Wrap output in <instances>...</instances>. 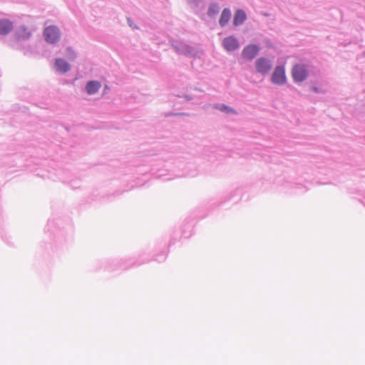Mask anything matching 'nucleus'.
<instances>
[{
	"instance_id": "1",
	"label": "nucleus",
	"mask_w": 365,
	"mask_h": 365,
	"mask_svg": "<svg viewBox=\"0 0 365 365\" xmlns=\"http://www.w3.org/2000/svg\"><path fill=\"white\" fill-rule=\"evenodd\" d=\"M45 40L49 43H56L60 39V31L55 26L46 27L43 31Z\"/></svg>"
},
{
	"instance_id": "2",
	"label": "nucleus",
	"mask_w": 365,
	"mask_h": 365,
	"mask_svg": "<svg viewBox=\"0 0 365 365\" xmlns=\"http://www.w3.org/2000/svg\"><path fill=\"white\" fill-rule=\"evenodd\" d=\"M307 71L304 66L297 64L294 65L292 70V76L295 82H302L307 77Z\"/></svg>"
},
{
	"instance_id": "3",
	"label": "nucleus",
	"mask_w": 365,
	"mask_h": 365,
	"mask_svg": "<svg viewBox=\"0 0 365 365\" xmlns=\"http://www.w3.org/2000/svg\"><path fill=\"white\" fill-rule=\"evenodd\" d=\"M271 80L274 84L282 85L285 83L287 81V77L284 68L283 66L276 67L272 75Z\"/></svg>"
},
{
	"instance_id": "4",
	"label": "nucleus",
	"mask_w": 365,
	"mask_h": 365,
	"mask_svg": "<svg viewBox=\"0 0 365 365\" xmlns=\"http://www.w3.org/2000/svg\"><path fill=\"white\" fill-rule=\"evenodd\" d=\"M257 71L265 74L269 73L272 68V63L266 58H260L256 61Z\"/></svg>"
},
{
	"instance_id": "5",
	"label": "nucleus",
	"mask_w": 365,
	"mask_h": 365,
	"mask_svg": "<svg viewBox=\"0 0 365 365\" xmlns=\"http://www.w3.org/2000/svg\"><path fill=\"white\" fill-rule=\"evenodd\" d=\"M258 51L257 46L249 45L243 49L242 56L246 60H252L257 54Z\"/></svg>"
},
{
	"instance_id": "6",
	"label": "nucleus",
	"mask_w": 365,
	"mask_h": 365,
	"mask_svg": "<svg viewBox=\"0 0 365 365\" xmlns=\"http://www.w3.org/2000/svg\"><path fill=\"white\" fill-rule=\"evenodd\" d=\"M224 48L228 51H234L239 47V43L237 38L233 36H229L225 38L222 42Z\"/></svg>"
},
{
	"instance_id": "7",
	"label": "nucleus",
	"mask_w": 365,
	"mask_h": 365,
	"mask_svg": "<svg viewBox=\"0 0 365 365\" xmlns=\"http://www.w3.org/2000/svg\"><path fill=\"white\" fill-rule=\"evenodd\" d=\"M101 84L96 81H89L86 86V91L89 95L96 93L101 88Z\"/></svg>"
},
{
	"instance_id": "8",
	"label": "nucleus",
	"mask_w": 365,
	"mask_h": 365,
	"mask_svg": "<svg viewBox=\"0 0 365 365\" xmlns=\"http://www.w3.org/2000/svg\"><path fill=\"white\" fill-rule=\"evenodd\" d=\"M13 29L11 21L6 19L0 20V35H6Z\"/></svg>"
},
{
	"instance_id": "9",
	"label": "nucleus",
	"mask_w": 365,
	"mask_h": 365,
	"mask_svg": "<svg viewBox=\"0 0 365 365\" xmlns=\"http://www.w3.org/2000/svg\"><path fill=\"white\" fill-rule=\"evenodd\" d=\"M231 17V11L229 9H223L220 20L219 24L221 26H225L230 21Z\"/></svg>"
},
{
	"instance_id": "10",
	"label": "nucleus",
	"mask_w": 365,
	"mask_h": 365,
	"mask_svg": "<svg viewBox=\"0 0 365 365\" xmlns=\"http://www.w3.org/2000/svg\"><path fill=\"white\" fill-rule=\"evenodd\" d=\"M246 19V14L242 10H237L235 14L233 24L235 26L242 24Z\"/></svg>"
},
{
	"instance_id": "11",
	"label": "nucleus",
	"mask_w": 365,
	"mask_h": 365,
	"mask_svg": "<svg viewBox=\"0 0 365 365\" xmlns=\"http://www.w3.org/2000/svg\"><path fill=\"white\" fill-rule=\"evenodd\" d=\"M55 65L57 70L63 73L67 72L70 69L69 64L61 58H57Z\"/></svg>"
},
{
	"instance_id": "12",
	"label": "nucleus",
	"mask_w": 365,
	"mask_h": 365,
	"mask_svg": "<svg viewBox=\"0 0 365 365\" xmlns=\"http://www.w3.org/2000/svg\"><path fill=\"white\" fill-rule=\"evenodd\" d=\"M16 35L18 39H26L30 37L31 32L27 28L23 26L19 28L16 31Z\"/></svg>"
},
{
	"instance_id": "13",
	"label": "nucleus",
	"mask_w": 365,
	"mask_h": 365,
	"mask_svg": "<svg viewBox=\"0 0 365 365\" xmlns=\"http://www.w3.org/2000/svg\"><path fill=\"white\" fill-rule=\"evenodd\" d=\"M219 11V6L217 4H212L208 9V15L212 16Z\"/></svg>"
},
{
	"instance_id": "14",
	"label": "nucleus",
	"mask_w": 365,
	"mask_h": 365,
	"mask_svg": "<svg viewBox=\"0 0 365 365\" xmlns=\"http://www.w3.org/2000/svg\"><path fill=\"white\" fill-rule=\"evenodd\" d=\"M218 109L222 110V111H225L226 113H236V112L235 111L234 109H232V108H230L225 105H220L219 107H218Z\"/></svg>"
}]
</instances>
